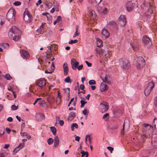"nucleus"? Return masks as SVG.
<instances>
[{
	"label": "nucleus",
	"mask_w": 157,
	"mask_h": 157,
	"mask_svg": "<svg viewBox=\"0 0 157 157\" xmlns=\"http://www.w3.org/2000/svg\"><path fill=\"white\" fill-rule=\"evenodd\" d=\"M101 112L103 113L107 111L109 109L108 103L107 102H104V103H101Z\"/></svg>",
	"instance_id": "nucleus-8"
},
{
	"label": "nucleus",
	"mask_w": 157,
	"mask_h": 157,
	"mask_svg": "<svg viewBox=\"0 0 157 157\" xmlns=\"http://www.w3.org/2000/svg\"><path fill=\"white\" fill-rule=\"evenodd\" d=\"M107 9L106 8H105L104 9H103L102 11V13L105 14L107 12Z\"/></svg>",
	"instance_id": "nucleus-62"
},
{
	"label": "nucleus",
	"mask_w": 157,
	"mask_h": 157,
	"mask_svg": "<svg viewBox=\"0 0 157 157\" xmlns=\"http://www.w3.org/2000/svg\"><path fill=\"white\" fill-rule=\"evenodd\" d=\"M97 47H100L102 46V41L99 38H97Z\"/></svg>",
	"instance_id": "nucleus-21"
},
{
	"label": "nucleus",
	"mask_w": 157,
	"mask_h": 157,
	"mask_svg": "<svg viewBox=\"0 0 157 157\" xmlns=\"http://www.w3.org/2000/svg\"><path fill=\"white\" fill-rule=\"evenodd\" d=\"M151 82H152L153 86H152L151 87H150V90H151L154 88L155 86V82H153V81H151Z\"/></svg>",
	"instance_id": "nucleus-57"
},
{
	"label": "nucleus",
	"mask_w": 157,
	"mask_h": 157,
	"mask_svg": "<svg viewBox=\"0 0 157 157\" xmlns=\"http://www.w3.org/2000/svg\"><path fill=\"white\" fill-rule=\"evenodd\" d=\"M154 105L155 107L157 108V96L155 97L154 99Z\"/></svg>",
	"instance_id": "nucleus-44"
},
{
	"label": "nucleus",
	"mask_w": 157,
	"mask_h": 157,
	"mask_svg": "<svg viewBox=\"0 0 157 157\" xmlns=\"http://www.w3.org/2000/svg\"><path fill=\"white\" fill-rule=\"evenodd\" d=\"M51 131L52 133L55 136L56 134V129L53 126H52L50 127Z\"/></svg>",
	"instance_id": "nucleus-25"
},
{
	"label": "nucleus",
	"mask_w": 157,
	"mask_h": 157,
	"mask_svg": "<svg viewBox=\"0 0 157 157\" xmlns=\"http://www.w3.org/2000/svg\"><path fill=\"white\" fill-rule=\"evenodd\" d=\"M8 35L10 39L17 41L21 38V32L15 26H13L10 29Z\"/></svg>",
	"instance_id": "nucleus-1"
},
{
	"label": "nucleus",
	"mask_w": 157,
	"mask_h": 157,
	"mask_svg": "<svg viewBox=\"0 0 157 157\" xmlns=\"http://www.w3.org/2000/svg\"><path fill=\"white\" fill-rule=\"evenodd\" d=\"M95 51L97 53L100 55L101 54L102 52V50L101 49L96 48L95 49Z\"/></svg>",
	"instance_id": "nucleus-35"
},
{
	"label": "nucleus",
	"mask_w": 157,
	"mask_h": 157,
	"mask_svg": "<svg viewBox=\"0 0 157 157\" xmlns=\"http://www.w3.org/2000/svg\"><path fill=\"white\" fill-rule=\"evenodd\" d=\"M13 4L15 6H18L21 5V2L19 1H16L13 3Z\"/></svg>",
	"instance_id": "nucleus-43"
},
{
	"label": "nucleus",
	"mask_w": 157,
	"mask_h": 157,
	"mask_svg": "<svg viewBox=\"0 0 157 157\" xmlns=\"http://www.w3.org/2000/svg\"><path fill=\"white\" fill-rule=\"evenodd\" d=\"M45 24V23H42L39 29H38V30L39 31L43 29L44 25Z\"/></svg>",
	"instance_id": "nucleus-48"
},
{
	"label": "nucleus",
	"mask_w": 157,
	"mask_h": 157,
	"mask_svg": "<svg viewBox=\"0 0 157 157\" xmlns=\"http://www.w3.org/2000/svg\"><path fill=\"white\" fill-rule=\"evenodd\" d=\"M36 120L38 121H41L45 118V116L43 113L38 114L36 115Z\"/></svg>",
	"instance_id": "nucleus-16"
},
{
	"label": "nucleus",
	"mask_w": 157,
	"mask_h": 157,
	"mask_svg": "<svg viewBox=\"0 0 157 157\" xmlns=\"http://www.w3.org/2000/svg\"><path fill=\"white\" fill-rule=\"evenodd\" d=\"M58 96L60 99L62 98L61 94L59 91L58 92Z\"/></svg>",
	"instance_id": "nucleus-60"
},
{
	"label": "nucleus",
	"mask_w": 157,
	"mask_h": 157,
	"mask_svg": "<svg viewBox=\"0 0 157 157\" xmlns=\"http://www.w3.org/2000/svg\"><path fill=\"white\" fill-rule=\"evenodd\" d=\"M78 30L77 29H76V32L75 33V34H74L73 36V37H75L76 36H78V35L79 34V33H78Z\"/></svg>",
	"instance_id": "nucleus-47"
},
{
	"label": "nucleus",
	"mask_w": 157,
	"mask_h": 157,
	"mask_svg": "<svg viewBox=\"0 0 157 157\" xmlns=\"http://www.w3.org/2000/svg\"><path fill=\"white\" fill-rule=\"evenodd\" d=\"M11 109L13 110H17L18 108V106H16L14 105H13L11 106Z\"/></svg>",
	"instance_id": "nucleus-40"
},
{
	"label": "nucleus",
	"mask_w": 157,
	"mask_h": 157,
	"mask_svg": "<svg viewBox=\"0 0 157 157\" xmlns=\"http://www.w3.org/2000/svg\"><path fill=\"white\" fill-rule=\"evenodd\" d=\"M143 132L145 137L147 138L151 137L153 132V126L151 124H143Z\"/></svg>",
	"instance_id": "nucleus-2"
},
{
	"label": "nucleus",
	"mask_w": 157,
	"mask_h": 157,
	"mask_svg": "<svg viewBox=\"0 0 157 157\" xmlns=\"http://www.w3.org/2000/svg\"><path fill=\"white\" fill-rule=\"evenodd\" d=\"M83 65L82 64L79 66H77V68L78 70H81L82 69V67H83Z\"/></svg>",
	"instance_id": "nucleus-52"
},
{
	"label": "nucleus",
	"mask_w": 157,
	"mask_h": 157,
	"mask_svg": "<svg viewBox=\"0 0 157 157\" xmlns=\"http://www.w3.org/2000/svg\"><path fill=\"white\" fill-rule=\"evenodd\" d=\"M118 125L117 124H115L113 125L111 128L112 129H116L118 128Z\"/></svg>",
	"instance_id": "nucleus-37"
},
{
	"label": "nucleus",
	"mask_w": 157,
	"mask_h": 157,
	"mask_svg": "<svg viewBox=\"0 0 157 157\" xmlns=\"http://www.w3.org/2000/svg\"><path fill=\"white\" fill-rule=\"evenodd\" d=\"M151 40L147 35L144 36L142 38L143 43L145 45L150 44Z\"/></svg>",
	"instance_id": "nucleus-13"
},
{
	"label": "nucleus",
	"mask_w": 157,
	"mask_h": 157,
	"mask_svg": "<svg viewBox=\"0 0 157 157\" xmlns=\"http://www.w3.org/2000/svg\"><path fill=\"white\" fill-rule=\"evenodd\" d=\"M89 83L90 85H95L96 84V82L94 80H91L89 81Z\"/></svg>",
	"instance_id": "nucleus-36"
},
{
	"label": "nucleus",
	"mask_w": 157,
	"mask_h": 157,
	"mask_svg": "<svg viewBox=\"0 0 157 157\" xmlns=\"http://www.w3.org/2000/svg\"><path fill=\"white\" fill-rule=\"evenodd\" d=\"M108 89V87L107 85L104 83H102L101 84L100 86V90L101 92L105 91Z\"/></svg>",
	"instance_id": "nucleus-18"
},
{
	"label": "nucleus",
	"mask_w": 157,
	"mask_h": 157,
	"mask_svg": "<svg viewBox=\"0 0 157 157\" xmlns=\"http://www.w3.org/2000/svg\"><path fill=\"white\" fill-rule=\"evenodd\" d=\"M75 140L76 141H79L80 139V137L78 136H77L76 135H75Z\"/></svg>",
	"instance_id": "nucleus-56"
},
{
	"label": "nucleus",
	"mask_w": 157,
	"mask_h": 157,
	"mask_svg": "<svg viewBox=\"0 0 157 157\" xmlns=\"http://www.w3.org/2000/svg\"><path fill=\"white\" fill-rule=\"evenodd\" d=\"M123 66L124 69H128L130 67L129 61L128 59H124L123 61Z\"/></svg>",
	"instance_id": "nucleus-15"
},
{
	"label": "nucleus",
	"mask_w": 157,
	"mask_h": 157,
	"mask_svg": "<svg viewBox=\"0 0 157 157\" xmlns=\"http://www.w3.org/2000/svg\"><path fill=\"white\" fill-rule=\"evenodd\" d=\"M82 113L84 115H86L88 114L89 112L88 110L85 109L82 111Z\"/></svg>",
	"instance_id": "nucleus-41"
},
{
	"label": "nucleus",
	"mask_w": 157,
	"mask_h": 157,
	"mask_svg": "<svg viewBox=\"0 0 157 157\" xmlns=\"http://www.w3.org/2000/svg\"><path fill=\"white\" fill-rule=\"evenodd\" d=\"M0 45L3 46L5 48H8L9 46V44L8 43H1Z\"/></svg>",
	"instance_id": "nucleus-34"
},
{
	"label": "nucleus",
	"mask_w": 157,
	"mask_h": 157,
	"mask_svg": "<svg viewBox=\"0 0 157 157\" xmlns=\"http://www.w3.org/2000/svg\"><path fill=\"white\" fill-rule=\"evenodd\" d=\"M41 99V98H36V100L33 103V105H35L37 103V102L38 101V100H40Z\"/></svg>",
	"instance_id": "nucleus-59"
},
{
	"label": "nucleus",
	"mask_w": 157,
	"mask_h": 157,
	"mask_svg": "<svg viewBox=\"0 0 157 157\" xmlns=\"http://www.w3.org/2000/svg\"><path fill=\"white\" fill-rule=\"evenodd\" d=\"M36 82V85L40 87L41 89H42L44 86H45L46 85L45 81L44 79L43 78L38 79Z\"/></svg>",
	"instance_id": "nucleus-9"
},
{
	"label": "nucleus",
	"mask_w": 157,
	"mask_h": 157,
	"mask_svg": "<svg viewBox=\"0 0 157 157\" xmlns=\"http://www.w3.org/2000/svg\"><path fill=\"white\" fill-rule=\"evenodd\" d=\"M63 69L64 75H66L67 74L68 72V68L66 62H65L63 64Z\"/></svg>",
	"instance_id": "nucleus-17"
},
{
	"label": "nucleus",
	"mask_w": 157,
	"mask_h": 157,
	"mask_svg": "<svg viewBox=\"0 0 157 157\" xmlns=\"http://www.w3.org/2000/svg\"><path fill=\"white\" fill-rule=\"evenodd\" d=\"M6 131L8 134H10L11 130L9 128H6Z\"/></svg>",
	"instance_id": "nucleus-50"
},
{
	"label": "nucleus",
	"mask_w": 157,
	"mask_h": 157,
	"mask_svg": "<svg viewBox=\"0 0 157 157\" xmlns=\"http://www.w3.org/2000/svg\"><path fill=\"white\" fill-rule=\"evenodd\" d=\"M28 17L27 16L26 14H25L24 12L23 13V19L26 22V20H28Z\"/></svg>",
	"instance_id": "nucleus-46"
},
{
	"label": "nucleus",
	"mask_w": 157,
	"mask_h": 157,
	"mask_svg": "<svg viewBox=\"0 0 157 157\" xmlns=\"http://www.w3.org/2000/svg\"><path fill=\"white\" fill-rule=\"evenodd\" d=\"M119 23L121 26H124L126 23V20L125 16L121 15L119 18Z\"/></svg>",
	"instance_id": "nucleus-10"
},
{
	"label": "nucleus",
	"mask_w": 157,
	"mask_h": 157,
	"mask_svg": "<svg viewBox=\"0 0 157 157\" xmlns=\"http://www.w3.org/2000/svg\"><path fill=\"white\" fill-rule=\"evenodd\" d=\"M151 90L150 87L147 86L144 91V93L146 96H148L150 94Z\"/></svg>",
	"instance_id": "nucleus-20"
},
{
	"label": "nucleus",
	"mask_w": 157,
	"mask_h": 157,
	"mask_svg": "<svg viewBox=\"0 0 157 157\" xmlns=\"http://www.w3.org/2000/svg\"><path fill=\"white\" fill-rule=\"evenodd\" d=\"M101 78L102 79L103 81L104 82L106 83L109 84H111V82L110 81L107 80V75H106L105 77H104V78H102V77H101Z\"/></svg>",
	"instance_id": "nucleus-22"
},
{
	"label": "nucleus",
	"mask_w": 157,
	"mask_h": 157,
	"mask_svg": "<svg viewBox=\"0 0 157 157\" xmlns=\"http://www.w3.org/2000/svg\"><path fill=\"white\" fill-rule=\"evenodd\" d=\"M78 40H71L68 43L69 44H72L73 43H77Z\"/></svg>",
	"instance_id": "nucleus-39"
},
{
	"label": "nucleus",
	"mask_w": 157,
	"mask_h": 157,
	"mask_svg": "<svg viewBox=\"0 0 157 157\" xmlns=\"http://www.w3.org/2000/svg\"><path fill=\"white\" fill-rule=\"evenodd\" d=\"M47 142L49 145H51L53 143V140L52 138H50L48 140Z\"/></svg>",
	"instance_id": "nucleus-32"
},
{
	"label": "nucleus",
	"mask_w": 157,
	"mask_h": 157,
	"mask_svg": "<svg viewBox=\"0 0 157 157\" xmlns=\"http://www.w3.org/2000/svg\"><path fill=\"white\" fill-rule=\"evenodd\" d=\"M24 14H26L27 16L28 17V20H26V22H30L32 21L33 19V16L29 13L27 8L25 9Z\"/></svg>",
	"instance_id": "nucleus-12"
},
{
	"label": "nucleus",
	"mask_w": 157,
	"mask_h": 157,
	"mask_svg": "<svg viewBox=\"0 0 157 157\" xmlns=\"http://www.w3.org/2000/svg\"><path fill=\"white\" fill-rule=\"evenodd\" d=\"M90 16H91V17H92V19H95L96 17V15L95 14V12L93 11L90 12Z\"/></svg>",
	"instance_id": "nucleus-30"
},
{
	"label": "nucleus",
	"mask_w": 157,
	"mask_h": 157,
	"mask_svg": "<svg viewBox=\"0 0 157 157\" xmlns=\"http://www.w3.org/2000/svg\"><path fill=\"white\" fill-rule=\"evenodd\" d=\"M136 60V66L138 69H141L145 65V61L141 56L137 57Z\"/></svg>",
	"instance_id": "nucleus-4"
},
{
	"label": "nucleus",
	"mask_w": 157,
	"mask_h": 157,
	"mask_svg": "<svg viewBox=\"0 0 157 157\" xmlns=\"http://www.w3.org/2000/svg\"><path fill=\"white\" fill-rule=\"evenodd\" d=\"M107 26L108 28L116 30L118 29L117 24L113 21H109L107 24Z\"/></svg>",
	"instance_id": "nucleus-5"
},
{
	"label": "nucleus",
	"mask_w": 157,
	"mask_h": 157,
	"mask_svg": "<svg viewBox=\"0 0 157 157\" xmlns=\"http://www.w3.org/2000/svg\"><path fill=\"white\" fill-rule=\"evenodd\" d=\"M114 115L118 117L121 116L122 113V112L120 110H117L113 112Z\"/></svg>",
	"instance_id": "nucleus-24"
},
{
	"label": "nucleus",
	"mask_w": 157,
	"mask_h": 157,
	"mask_svg": "<svg viewBox=\"0 0 157 157\" xmlns=\"http://www.w3.org/2000/svg\"><path fill=\"white\" fill-rule=\"evenodd\" d=\"M59 144V139L57 136H55L54 139V146L55 147H57Z\"/></svg>",
	"instance_id": "nucleus-19"
},
{
	"label": "nucleus",
	"mask_w": 157,
	"mask_h": 157,
	"mask_svg": "<svg viewBox=\"0 0 157 157\" xmlns=\"http://www.w3.org/2000/svg\"><path fill=\"white\" fill-rule=\"evenodd\" d=\"M62 19V17L61 16H58L57 19H56V20L58 22L59 21H61Z\"/></svg>",
	"instance_id": "nucleus-54"
},
{
	"label": "nucleus",
	"mask_w": 157,
	"mask_h": 157,
	"mask_svg": "<svg viewBox=\"0 0 157 157\" xmlns=\"http://www.w3.org/2000/svg\"><path fill=\"white\" fill-rule=\"evenodd\" d=\"M64 123V121L63 120H60L59 121V124L61 126L63 125Z\"/></svg>",
	"instance_id": "nucleus-55"
},
{
	"label": "nucleus",
	"mask_w": 157,
	"mask_h": 157,
	"mask_svg": "<svg viewBox=\"0 0 157 157\" xmlns=\"http://www.w3.org/2000/svg\"><path fill=\"white\" fill-rule=\"evenodd\" d=\"M64 81L67 83H71L72 82V80L69 77H67L64 80Z\"/></svg>",
	"instance_id": "nucleus-27"
},
{
	"label": "nucleus",
	"mask_w": 157,
	"mask_h": 157,
	"mask_svg": "<svg viewBox=\"0 0 157 157\" xmlns=\"http://www.w3.org/2000/svg\"><path fill=\"white\" fill-rule=\"evenodd\" d=\"M42 3L41 0H38V2L36 3V4L37 6L40 5Z\"/></svg>",
	"instance_id": "nucleus-64"
},
{
	"label": "nucleus",
	"mask_w": 157,
	"mask_h": 157,
	"mask_svg": "<svg viewBox=\"0 0 157 157\" xmlns=\"http://www.w3.org/2000/svg\"><path fill=\"white\" fill-rule=\"evenodd\" d=\"M25 126V124L23 122L21 124V129L24 128Z\"/></svg>",
	"instance_id": "nucleus-61"
},
{
	"label": "nucleus",
	"mask_w": 157,
	"mask_h": 157,
	"mask_svg": "<svg viewBox=\"0 0 157 157\" xmlns=\"http://www.w3.org/2000/svg\"><path fill=\"white\" fill-rule=\"evenodd\" d=\"M55 5H54V6L55 8V10H56V11L57 12H58L59 11V5L56 2V4L54 2Z\"/></svg>",
	"instance_id": "nucleus-31"
},
{
	"label": "nucleus",
	"mask_w": 157,
	"mask_h": 157,
	"mask_svg": "<svg viewBox=\"0 0 157 157\" xmlns=\"http://www.w3.org/2000/svg\"><path fill=\"white\" fill-rule=\"evenodd\" d=\"M101 34L102 35V37L105 39L108 38L110 36V34L108 30L105 28H104L102 30Z\"/></svg>",
	"instance_id": "nucleus-14"
},
{
	"label": "nucleus",
	"mask_w": 157,
	"mask_h": 157,
	"mask_svg": "<svg viewBox=\"0 0 157 157\" xmlns=\"http://www.w3.org/2000/svg\"><path fill=\"white\" fill-rule=\"evenodd\" d=\"M85 62L86 63L87 66L89 67H91L92 65V64L91 63L88 62L87 61H86Z\"/></svg>",
	"instance_id": "nucleus-51"
},
{
	"label": "nucleus",
	"mask_w": 157,
	"mask_h": 157,
	"mask_svg": "<svg viewBox=\"0 0 157 157\" xmlns=\"http://www.w3.org/2000/svg\"><path fill=\"white\" fill-rule=\"evenodd\" d=\"M107 148L110 151L111 153H112V151L113 150V148L111 147L108 146L107 147Z\"/></svg>",
	"instance_id": "nucleus-45"
},
{
	"label": "nucleus",
	"mask_w": 157,
	"mask_h": 157,
	"mask_svg": "<svg viewBox=\"0 0 157 157\" xmlns=\"http://www.w3.org/2000/svg\"><path fill=\"white\" fill-rule=\"evenodd\" d=\"M45 72L46 73H50H50H52V71L50 70H49V71H48V70H46L45 71Z\"/></svg>",
	"instance_id": "nucleus-63"
},
{
	"label": "nucleus",
	"mask_w": 157,
	"mask_h": 157,
	"mask_svg": "<svg viewBox=\"0 0 157 157\" xmlns=\"http://www.w3.org/2000/svg\"><path fill=\"white\" fill-rule=\"evenodd\" d=\"M135 6L134 3H133L131 1H128L126 3L125 6L127 11L130 12L133 9Z\"/></svg>",
	"instance_id": "nucleus-6"
},
{
	"label": "nucleus",
	"mask_w": 157,
	"mask_h": 157,
	"mask_svg": "<svg viewBox=\"0 0 157 157\" xmlns=\"http://www.w3.org/2000/svg\"><path fill=\"white\" fill-rule=\"evenodd\" d=\"M87 101H85L84 100H82L80 101V103H81V108H82L83 107V106H84V105L86 103H87Z\"/></svg>",
	"instance_id": "nucleus-33"
},
{
	"label": "nucleus",
	"mask_w": 157,
	"mask_h": 157,
	"mask_svg": "<svg viewBox=\"0 0 157 157\" xmlns=\"http://www.w3.org/2000/svg\"><path fill=\"white\" fill-rule=\"evenodd\" d=\"M88 138V140L89 141V142H90V143L91 139L90 138V135H88L86 136V138H85L86 142V141L87 140V138Z\"/></svg>",
	"instance_id": "nucleus-38"
},
{
	"label": "nucleus",
	"mask_w": 157,
	"mask_h": 157,
	"mask_svg": "<svg viewBox=\"0 0 157 157\" xmlns=\"http://www.w3.org/2000/svg\"><path fill=\"white\" fill-rule=\"evenodd\" d=\"M4 76V78L8 80H10L12 78V77L9 74H6Z\"/></svg>",
	"instance_id": "nucleus-28"
},
{
	"label": "nucleus",
	"mask_w": 157,
	"mask_h": 157,
	"mask_svg": "<svg viewBox=\"0 0 157 157\" xmlns=\"http://www.w3.org/2000/svg\"><path fill=\"white\" fill-rule=\"evenodd\" d=\"M102 119H104L105 121H107L109 119V114L107 113L105 114L102 117Z\"/></svg>",
	"instance_id": "nucleus-23"
},
{
	"label": "nucleus",
	"mask_w": 157,
	"mask_h": 157,
	"mask_svg": "<svg viewBox=\"0 0 157 157\" xmlns=\"http://www.w3.org/2000/svg\"><path fill=\"white\" fill-rule=\"evenodd\" d=\"M25 146L24 143H20L19 144V145L18 147L19 148H21V149L22 148Z\"/></svg>",
	"instance_id": "nucleus-42"
},
{
	"label": "nucleus",
	"mask_w": 157,
	"mask_h": 157,
	"mask_svg": "<svg viewBox=\"0 0 157 157\" xmlns=\"http://www.w3.org/2000/svg\"><path fill=\"white\" fill-rule=\"evenodd\" d=\"M71 64L72 69L75 70L78 65L79 63L77 62L75 59L73 58L71 60Z\"/></svg>",
	"instance_id": "nucleus-11"
},
{
	"label": "nucleus",
	"mask_w": 157,
	"mask_h": 157,
	"mask_svg": "<svg viewBox=\"0 0 157 157\" xmlns=\"http://www.w3.org/2000/svg\"><path fill=\"white\" fill-rule=\"evenodd\" d=\"M20 50L21 56L23 59L26 60L29 58L30 56L28 51L23 49H20Z\"/></svg>",
	"instance_id": "nucleus-7"
},
{
	"label": "nucleus",
	"mask_w": 157,
	"mask_h": 157,
	"mask_svg": "<svg viewBox=\"0 0 157 157\" xmlns=\"http://www.w3.org/2000/svg\"><path fill=\"white\" fill-rule=\"evenodd\" d=\"M71 125L74 127H75L76 128H78V126L77 123H73Z\"/></svg>",
	"instance_id": "nucleus-53"
},
{
	"label": "nucleus",
	"mask_w": 157,
	"mask_h": 157,
	"mask_svg": "<svg viewBox=\"0 0 157 157\" xmlns=\"http://www.w3.org/2000/svg\"><path fill=\"white\" fill-rule=\"evenodd\" d=\"M7 120L8 121L11 122L13 121V118L11 117H9L7 118Z\"/></svg>",
	"instance_id": "nucleus-58"
},
{
	"label": "nucleus",
	"mask_w": 157,
	"mask_h": 157,
	"mask_svg": "<svg viewBox=\"0 0 157 157\" xmlns=\"http://www.w3.org/2000/svg\"><path fill=\"white\" fill-rule=\"evenodd\" d=\"M81 153L82 154L81 157H84L86 154V151H84L83 150L81 152Z\"/></svg>",
	"instance_id": "nucleus-49"
},
{
	"label": "nucleus",
	"mask_w": 157,
	"mask_h": 157,
	"mask_svg": "<svg viewBox=\"0 0 157 157\" xmlns=\"http://www.w3.org/2000/svg\"><path fill=\"white\" fill-rule=\"evenodd\" d=\"M16 12L15 10L10 9L6 15V18L12 24L15 21V16Z\"/></svg>",
	"instance_id": "nucleus-3"
},
{
	"label": "nucleus",
	"mask_w": 157,
	"mask_h": 157,
	"mask_svg": "<svg viewBox=\"0 0 157 157\" xmlns=\"http://www.w3.org/2000/svg\"><path fill=\"white\" fill-rule=\"evenodd\" d=\"M75 113L73 112H71L69 114V117L71 118L72 119H73V118L75 117Z\"/></svg>",
	"instance_id": "nucleus-26"
},
{
	"label": "nucleus",
	"mask_w": 157,
	"mask_h": 157,
	"mask_svg": "<svg viewBox=\"0 0 157 157\" xmlns=\"http://www.w3.org/2000/svg\"><path fill=\"white\" fill-rule=\"evenodd\" d=\"M21 148H19L18 147H16L13 151V155H14Z\"/></svg>",
	"instance_id": "nucleus-29"
}]
</instances>
